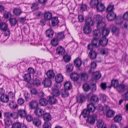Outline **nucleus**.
<instances>
[{"label": "nucleus", "mask_w": 128, "mask_h": 128, "mask_svg": "<svg viewBox=\"0 0 128 128\" xmlns=\"http://www.w3.org/2000/svg\"><path fill=\"white\" fill-rule=\"evenodd\" d=\"M18 115L22 118L24 117L26 114V111L24 110H19L18 111Z\"/></svg>", "instance_id": "obj_23"}, {"label": "nucleus", "mask_w": 128, "mask_h": 128, "mask_svg": "<svg viewBox=\"0 0 128 128\" xmlns=\"http://www.w3.org/2000/svg\"><path fill=\"white\" fill-rule=\"evenodd\" d=\"M43 115V119L47 121L50 120L51 119V116L48 113L44 112V114Z\"/></svg>", "instance_id": "obj_27"}, {"label": "nucleus", "mask_w": 128, "mask_h": 128, "mask_svg": "<svg viewBox=\"0 0 128 128\" xmlns=\"http://www.w3.org/2000/svg\"><path fill=\"white\" fill-rule=\"evenodd\" d=\"M74 64L75 66L79 67L82 64V62L80 59L77 58L74 61Z\"/></svg>", "instance_id": "obj_15"}, {"label": "nucleus", "mask_w": 128, "mask_h": 128, "mask_svg": "<svg viewBox=\"0 0 128 128\" xmlns=\"http://www.w3.org/2000/svg\"><path fill=\"white\" fill-rule=\"evenodd\" d=\"M38 102L36 100H33L30 102L29 106L31 109H36L38 108Z\"/></svg>", "instance_id": "obj_7"}, {"label": "nucleus", "mask_w": 128, "mask_h": 128, "mask_svg": "<svg viewBox=\"0 0 128 128\" xmlns=\"http://www.w3.org/2000/svg\"><path fill=\"white\" fill-rule=\"evenodd\" d=\"M24 80L29 83V84H31L30 82L31 80V75L28 74H25L24 76Z\"/></svg>", "instance_id": "obj_30"}, {"label": "nucleus", "mask_w": 128, "mask_h": 128, "mask_svg": "<svg viewBox=\"0 0 128 128\" xmlns=\"http://www.w3.org/2000/svg\"><path fill=\"white\" fill-rule=\"evenodd\" d=\"M123 18L125 20H128V12H126L124 14Z\"/></svg>", "instance_id": "obj_64"}, {"label": "nucleus", "mask_w": 128, "mask_h": 128, "mask_svg": "<svg viewBox=\"0 0 128 128\" xmlns=\"http://www.w3.org/2000/svg\"><path fill=\"white\" fill-rule=\"evenodd\" d=\"M100 29L98 28L97 30H95L93 32V34L94 37L98 38L100 36Z\"/></svg>", "instance_id": "obj_17"}, {"label": "nucleus", "mask_w": 128, "mask_h": 128, "mask_svg": "<svg viewBox=\"0 0 128 128\" xmlns=\"http://www.w3.org/2000/svg\"><path fill=\"white\" fill-rule=\"evenodd\" d=\"M116 17V14L113 12L108 13L107 15V18L108 20L110 21L114 20Z\"/></svg>", "instance_id": "obj_6"}, {"label": "nucleus", "mask_w": 128, "mask_h": 128, "mask_svg": "<svg viewBox=\"0 0 128 128\" xmlns=\"http://www.w3.org/2000/svg\"><path fill=\"white\" fill-rule=\"evenodd\" d=\"M98 101V97L95 96H93L92 97L91 99V103L90 104H92L94 106L93 104L97 103Z\"/></svg>", "instance_id": "obj_28"}, {"label": "nucleus", "mask_w": 128, "mask_h": 128, "mask_svg": "<svg viewBox=\"0 0 128 128\" xmlns=\"http://www.w3.org/2000/svg\"><path fill=\"white\" fill-rule=\"evenodd\" d=\"M21 124L19 122H16L13 124L12 128H21Z\"/></svg>", "instance_id": "obj_55"}, {"label": "nucleus", "mask_w": 128, "mask_h": 128, "mask_svg": "<svg viewBox=\"0 0 128 128\" xmlns=\"http://www.w3.org/2000/svg\"><path fill=\"white\" fill-rule=\"evenodd\" d=\"M111 86H113L114 88H116L118 86V81L115 80H112L111 82Z\"/></svg>", "instance_id": "obj_37"}, {"label": "nucleus", "mask_w": 128, "mask_h": 128, "mask_svg": "<svg viewBox=\"0 0 128 128\" xmlns=\"http://www.w3.org/2000/svg\"><path fill=\"white\" fill-rule=\"evenodd\" d=\"M73 65L71 64H67L66 66V68L68 72L72 71L73 70Z\"/></svg>", "instance_id": "obj_44"}, {"label": "nucleus", "mask_w": 128, "mask_h": 128, "mask_svg": "<svg viewBox=\"0 0 128 128\" xmlns=\"http://www.w3.org/2000/svg\"><path fill=\"white\" fill-rule=\"evenodd\" d=\"M52 24L53 26L57 25L59 22L58 19L57 18L54 17L51 19Z\"/></svg>", "instance_id": "obj_34"}, {"label": "nucleus", "mask_w": 128, "mask_h": 128, "mask_svg": "<svg viewBox=\"0 0 128 128\" xmlns=\"http://www.w3.org/2000/svg\"><path fill=\"white\" fill-rule=\"evenodd\" d=\"M11 117H12L14 119H16L18 118V113L13 112L11 113Z\"/></svg>", "instance_id": "obj_58"}, {"label": "nucleus", "mask_w": 128, "mask_h": 128, "mask_svg": "<svg viewBox=\"0 0 128 128\" xmlns=\"http://www.w3.org/2000/svg\"><path fill=\"white\" fill-rule=\"evenodd\" d=\"M48 104V101L46 99L42 98L40 100L39 104L43 106H46Z\"/></svg>", "instance_id": "obj_26"}, {"label": "nucleus", "mask_w": 128, "mask_h": 128, "mask_svg": "<svg viewBox=\"0 0 128 128\" xmlns=\"http://www.w3.org/2000/svg\"><path fill=\"white\" fill-rule=\"evenodd\" d=\"M44 111L40 108H37L35 109L34 113L37 116L40 117L44 114Z\"/></svg>", "instance_id": "obj_8"}, {"label": "nucleus", "mask_w": 128, "mask_h": 128, "mask_svg": "<svg viewBox=\"0 0 128 128\" xmlns=\"http://www.w3.org/2000/svg\"><path fill=\"white\" fill-rule=\"evenodd\" d=\"M70 77L73 81H76L78 80L79 78V76L78 74L74 73L70 75Z\"/></svg>", "instance_id": "obj_25"}, {"label": "nucleus", "mask_w": 128, "mask_h": 128, "mask_svg": "<svg viewBox=\"0 0 128 128\" xmlns=\"http://www.w3.org/2000/svg\"><path fill=\"white\" fill-rule=\"evenodd\" d=\"M80 75V78L83 80H85L88 79V76L86 73L83 72L81 73Z\"/></svg>", "instance_id": "obj_33"}, {"label": "nucleus", "mask_w": 128, "mask_h": 128, "mask_svg": "<svg viewBox=\"0 0 128 128\" xmlns=\"http://www.w3.org/2000/svg\"><path fill=\"white\" fill-rule=\"evenodd\" d=\"M33 123L35 126H38L40 124L41 122L38 118H34L33 120Z\"/></svg>", "instance_id": "obj_29"}, {"label": "nucleus", "mask_w": 128, "mask_h": 128, "mask_svg": "<svg viewBox=\"0 0 128 128\" xmlns=\"http://www.w3.org/2000/svg\"><path fill=\"white\" fill-rule=\"evenodd\" d=\"M64 89L67 90H69L72 88V84L70 82L66 81L64 84Z\"/></svg>", "instance_id": "obj_18"}, {"label": "nucleus", "mask_w": 128, "mask_h": 128, "mask_svg": "<svg viewBox=\"0 0 128 128\" xmlns=\"http://www.w3.org/2000/svg\"><path fill=\"white\" fill-rule=\"evenodd\" d=\"M51 94L53 96L57 97L60 95V92L58 89L54 87L52 88Z\"/></svg>", "instance_id": "obj_11"}, {"label": "nucleus", "mask_w": 128, "mask_h": 128, "mask_svg": "<svg viewBox=\"0 0 128 128\" xmlns=\"http://www.w3.org/2000/svg\"><path fill=\"white\" fill-rule=\"evenodd\" d=\"M70 60V58L68 56L66 55L63 57V60L65 62H69Z\"/></svg>", "instance_id": "obj_50"}, {"label": "nucleus", "mask_w": 128, "mask_h": 128, "mask_svg": "<svg viewBox=\"0 0 128 128\" xmlns=\"http://www.w3.org/2000/svg\"><path fill=\"white\" fill-rule=\"evenodd\" d=\"M24 100L23 99L20 98L18 99L17 100L18 103L20 105H22L24 104Z\"/></svg>", "instance_id": "obj_62"}, {"label": "nucleus", "mask_w": 128, "mask_h": 128, "mask_svg": "<svg viewBox=\"0 0 128 128\" xmlns=\"http://www.w3.org/2000/svg\"><path fill=\"white\" fill-rule=\"evenodd\" d=\"M63 76L61 74H58L56 76L55 80L56 82H60L63 81Z\"/></svg>", "instance_id": "obj_14"}, {"label": "nucleus", "mask_w": 128, "mask_h": 128, "mask_svg": "<svg viewBox=\"0 0 128 128\" xmlns=\"http://www.w3.org/2000/svg\"><path fill=\"white\" fill-rule=\"evenodd\" d=\"M92 20L90 18H88L86 20L85 26L84 27L83 31L84 33L87 34H89L91 32L92 30L90 26L92 25L94 23L95 24Z\"/></svg>", "instance_id": "obj_3"}, {"label": "nucleus", "mask_w": 128, "mask_h": 128, "mask_svg": "<svg viewBox=\"0 0 128 128\" xmlns=\"http://www.w3.org/2000/svg\"><path fill=\"white\" fill-rule=\"evenodd\" d=\"M51 124L48 122H45L43 126V128H50Z\"/></svg>", "instance_id": "obj_49"}, {"label": "nucleus", "mask_w": 128, "mask_h": 128, "mask_svg": "<svg viewBox=\"0 0 128 128\" xmlns=\"http://www.w3.org/2000/svg\"><path fill=\"white\" fill-rule=\"evenodd\" d=\"M122 118V116L120 115H117L114 118V122H121Z\"/></svg>", "instance_id": "obj_38"}, {"label": "nucleus", "mask_w": 128, "mask_h": 128, "mask_svg": "<svg viewBox=\"0 0 128 128\" xmlns=\"http://www.w3.org/2000/svg\"><path fill=\"white\" fill-rule=\"evenodd\" d=\"M77 101L80 103H82L84 101V97L82 95H78L76 97Z\"/></svg>", "instance_id": "obj_24"}, {"label": "nucleus", "mask_w": 128, "mask_h": 128, "mask_svg": "<svg viewBox=\"0 0 128 128\" xmlns=\"http://www.w3.org/2000/svg\"><path fill=\"white\" fill-rule=\"evenodd\" d=\"M123 22V20L122 18V16H118L116 20V22L120 24H122Z\"/></svg>", "instance_id": "obj_48"}, {"label": "nucleus", "mask_w": 128, "mask_h": 128, "mask_svg": "<svg viewBox=\"0 0 128 128\" xmlns=\"http://www.w3.org/2000/svg\"><path fill=\"white\" fill-rule=\"evenodd\" d=\"M105 125H104V122L102 120H99L98 121L97 123V126L98 127L102 128Z\"/></svg>", "instance_id": "obj_39"}, {"label": "nucleus", "mask_w": 128, "mask_h": 128, "mask_svg": "<svg viewBox=\"0 0 128 128\" xmlns=\"http://www.w3.org/2000/svg\"><path fill=\"white\" fill-rule=\"evenodd\" d=\"M53 34V32L51 29H48L46 31V35L49 38L52 37Z\"/></svg>", "instance_id": "obj_32"}, {"label": "nucleus", "mask_w": 128, "mask_h": 128, "mask_svg": "<svg viewBox=\"0 0 128 128\" xmlns=\"http://www.w3.org/2000/svg\"><path fill=\"white\" fill-rule=\"evenodd\" d=\"M96 108L92 104H88V109H84L83 110L82 114L84 118H88L93 114L96 109Z\"/></svg>", "instance_id": "obj_2"}, {"label": "nucleus", "mask_w": 128, "mask_h": 128, "mask_svg": "<svg viewBox=\"0 0 128 128\" xmlns=\"http://www.w3.org/2000/svg\"><path fill=\"white\" fill-rule=\"evenodd\" d=\"M89 56L91 59H94L96 57V54L94 51H91L89 52Z\"/></svg>", "instance_id": "obj_35"}, {"label": "nucleus", "mask_w": 128, "mask_h": 128, "mask_svg": "<svg viewBox=\"0 0 128 128\" xmlns=\"http://www.w3.org/2000/svg\"><path fill=\"white\" fill-rule=\"evenodd\" d=\"M107 42L108 40L105 37H103L100 39L98 46L100 44L102 46H105L107 44Z\"/></svg>", "instance_id": "obj_9"}, {"label": "nucleus", "mask_w": 128, "mask_h": 128, "mask_svg": "<svg viewBox=\"0 0 128 128\" xmlns=\"http://www.w3.org/2000/svg\"><path fill=\"white\" fill-rule=\"evenodd\" d=\"M46 75L48 78H51L54 77V74L52 71L49 70L46 73Z\"/></svg>", "instance_id": "obj_40"}, {"label": "nucleus", "mask_w": 128, "mask_h": 128, "mask_svg": "<svg viewBox=\"0 0 128 128\" xmlns=\"http://www.w3.org/2000/svg\"><path fill=\"white\" fill-rule=\"evenodd\" d=\"M0 101L4 103H7L9 100L8 96L5 94L2 95L0 96Z\"/></svg>", "instance_id": "obj_12"}, {"label": "nucleus", "mask_w": 128, "mask_h": 128, "mask_svg": "<svg viewBox=\"0 0 128 128\" xmlns=\"http://www.w3.org/2000/svg\"><path fill=\"white\" fill-rule=\"evenodd\" d=\"M31 8L33 10L38 9V3H36L33 4L31 7Z\"/></svg>", "instance_id": "obj_57"}, {"label": "nucleus", "mask_w": 128, "mask_h": 128, "mask_svg": "<svg viewBox=\"0 0 128 128\" xmlns=\"http://www.w3.org/2000/svg\"><path fill=\"white\" fill-rule=\"evenodd\" d=\"M108 52V50L106 48L102 49L101 52L102 54H107Z\"/></svg>", "instance_id": "obj_60"}, {"label": "nucleus", "mask_w": 128, "mask_h": 128, "mask_svg": "<svg viewBox=\"0 0 128 128\" xmlns=\"http://www.w3.org/2000/svg\"><path fill=\"white\" fill-rule=\"evenodd\" d=\"M4 17L6 19H10L11 18V15L10 13L6 12L4 14Z\"/></svg>", "instance_id": "obj_56"}, {"label": "nucleus", "mask_w": 128, "mask_h": 128, "mask_svg": "<svg viewBox=\"0 0 128 128\" xmlns=\"http://www.w3.org/2000/svg\"><path fill=\"white\" fill-rule=\"evenodd\" d=\"M33 80V84L34 85L36 86H39L40 84L41 81L38 79L34 78Z\"/></svg>", "instance_id": "obj_36"}, {"label": "nucleus", "mask_w": 128, "mask_h": 128, "mask_svg": "<svg viewBox=\"0 0 128 128\" xmlns=\"http://www.w3.org/2000/svg\"><path fill=\"white\" fill-rule=\"evenodd\" d=\"M101 76L100 73L98 72H96L93 73L92 75V77L95 80H98Z\"/></svg>", "instance_id": "obj_19"}, {"label": "nucleus", "mask_w": 128, "mask_h": 128, "mask_svg": "<svg viewBox=\"0 0 128 128\" xmlns=\"http://www.w3.org/2000/svg\"><path fill=\"white\" fill-rule=\"evenodd\" d=\"M97 118V116L96 114H92L88 118L87 121L91 124H93L94 123L95 121Z\"/></svg>", "instance_id": "obj_5"}, {"label": "nucleus", "mask_w": 128, "mask_h": 128, "mask_svg": "<svg viewBox=\"0 0 128 128\" xmlns=\"http://www.w3.org/2000/svg\"><path fill=\"white\" fill-rule=\"evenodd\" d=\"M5 124L8 126H9L12 124V121L10 120V118H6L4 120Z\"/></svg>", "instance_id": "obj_47"}, {"label": "nucleus", "mask_w": 128, "mask_h": 128, "mask_svg": "<svg viewBox=\"0 0 128 128\" xmlns=\"http://www.w3.org/2000/svg\"><path fill=\"white\" fill-rule=\"evenodd\" d=\"M114 113V112L112 110L110 109L107 111L106 115L108 118L112 117Z\"/></svg>", "instance_id": "obj_20"}, {"label": "nucleus", "mask_w": 128, "mask_h": 128, "mask_svg": "<svg viewBox=\"0 0 128 128\" xmlns=\"http://www.w3.org/2000/svg\"><path fill=\"white\" fill-rule=\"evenodd\" d=\"M52 14H51L50 12H46L44 14V18L47 20H50L52 18Z\"/></svg>", "instance_id": "obj_41"}, {"label": "nucleus", "mask_w": 128, "mask_h": 128, "mask_svg": "<svg viewBox=\"0 0 128 128\" xmlns=\"http://www.w3.org/2000/svg\"><path fill=\"white\" fill-rule=\"evenodd\" d=\"M60 94L62 97L65 98L68 96L69 93L68 90L64 89L61 90Z\"/></svg>", "instance_id": "obj_21"}, {"label": "nucleus", "mask_w": 128, "mask_h": 128, "mask_svg": "<svg viewBox=\"0 0 128 128\" xmlns=\"http://www.w3.org/2000/svg\"><path fill=\"white\" fill-rule=\"evenodd\" d=\"M99 3L98 0H92L90 4L92 7L94 8Z\"/></svg>", "instance_id": "obj_42"}, {"label": "nucleus", "mask_w": 128, "mask_h": 128, "mask_svg": "<svg viewBox=\"0 0 128 128\" xmlns=\"http://www.w3.org/2000/svg\"><path fill=\"white\" fill-rule=\"evenodd\" d=\"M56 51L58 54L62 55L64 53L65 51L64 48L61 46L58 47Z\"/></svg>", "instance_id": "obj_31"}, {"label": "nucleus", "mask_w": 128, "mask_h": 128, "mask_svg": "<svg viewBox=\"0 0 128 128\" xmlns=\"http://www.w3.org/2000/svg\"><path fill=\"white\" fill-rule=\"evenodd\" d=\"M48 101L49 103L52 104H55L56 102V99L53 97L49 96L48 97Z\"/></svg>", "instance_id": "obj_22"}, {"label": "nucleus", "mask_w": 128, "mask_h": 128, "mask_svg": "<svg viewBox=\"0 0 128 128\" xmlns=\"http://www.w3.org/2000/svg\"><path fill=\"white\" fill-rule=\"evenodd\" d=\"M64 38V35L63 33H59L57 35V38L58 40L63 39Z\"/></svg>", "instance_id": "obj_53"}, {"label": "nucleus", "mask_w": 128, "mask_h": 128, "mask_svg": "<svg viewBox=\"0 0 128 128\" xmlns=\"http://www.w3.org/2000/svg\"><path fill=\"white\" fill-rule=\"evenodd\" d=\"M0 30L4 32V36L6 37V38L7 39L8 38L10 33L7 24L5 22L2 23L0 24Z\"/></svg>", "instance_id": "obj_4"}, {"label": "nucleus", "mask_w": 128, "mask_h": 128, "mask_svg": "<svg viewBox=\"0 0 128 128\" xmlns=\"http://www.w3.org/2000/svg\"><path fill=\"white\" fill-rule=\"evenodd\" d=\"M58 39L56 38H54L51 41L52 44L53 46H56L58 44Z\"/></svg>", "instance_id": "obj_45"}, {"label": "nucleus", "mask_w": 128, "mask_h": 128, "mask_svg": "<svg viewBox=\"0 0 128 128\" xmlns=\"http://www.w3.org/2000/svg\"><path fill=\"white\" fill-rule=\"evenodd\" d=\"M110 27L112 29V31L113 33L114 34L116 35L118 34L120 32V30L118 28L113 24L111 25Z\"/></svg>", "instance_id": "obj_10"}, {"label": "nucleus", "mask_w": 128, "mask_h": 128, "mask_svg": "<svg viewBox=\"0 0 128 128\" xmlns=\"http://www.w3.org/2000/svg\"><path fill=\"white\" fill-rule=\"evenodd\" d=\"M87 6L85 4H82L80 7V11L82 12L83 11L86 10Z\"/></svg>", "instance_id": "obj_61"}, {"label": "nucleus", "mask_w": 128, "mask_h": 128, "mask_svg": "<svg viewBox=\"0 0 128 128\" xmlns=\"http://www.w3.org/2000/svg\"><path fill=\"white\" fill-rule=\"evenodd\" d=\"M10 22L13 25H15L17 22V20L15 18H10Z\"/></svg>", "instance_id": "obj_59"}, {"label": "nucleus", "mask_w": 128, "mask_h": 128, "mask_svg": "<svg viewBox=\"0 0 128 128\" xmlns=\"http://www.w3.org/2000/svg\"><path fill=\"white\" fill-rule=\"evenodd\" d=\"M114 9V6L112 5H109V6L107 9V11L108 12V13L111 12H113L112 11Z\"/></svg>", "instance_id": "obj_54"}, {"label": "nucleus", "mask_w": 128, "mask_h": 128, "mask_svg": "<svg viewBox=\"0 0 128 128\" xmlns=\"http://www.w3.org/2000/svg\"><path fill=\"white\" fill-rule=\"evenodd\" d=\"M43 84L46 87H50L51 85V82L50 80L46 78L42 82Z\"/></svg>", "instance_id": "obj_13"}, {"label": "nucleus", "mask_w": 128, "mask_h": 128, "mask_svg": "<svg viewBox=\"0 0 128 128\" xmlns=\"http://www.w3.org/2000/svg\"><path fill=\"white\" fill-rule=\"evenodd\" d=\"M9 106L10 108H15L17 106L16 103L12 101H10Z\"/></svg>", "instance_id": "obj_52"}, {"label": "nucleus", "mask_w": 128, "mask_h": 128, "mask_svg": "<svg viewBox=\"0 0 128 128\" xmlns=\"http://www.w3.org/2000/svg\"><path fill=\"white\" fill-rule=\"evenodd\" d=\"M104 18L99 15H95L94 16V22L96 24L97 28L102 29V34L103 37L107 36L110 32L108 29L105 28L106 24L104 21Z\"/></svg>", "instance_id": "obj_1"}, {"label": "nucleus", "mask_w": 128, "mask_h": 128, "mask_svg": "<svg viewBox=\"0 0 128 128\" xmlns=\"http://www.w3.org/2000/svg\"><path fill=\"white\" fill-rule=\"evenodd\" d=\"M124 86L123 85H121L118 87L117 90L120 92L124 91Z\"/></svg>", "instance_id": "obj_63"}, {"label": "nucleus", "mask_w": 128, "mask_h": 128, "mask_svg": "<svg viewBox=\"0 0 128 128\" xmlns=\"http://www.w3.org/2000/svg\"><path fill=\"white\" fill-rule=\"evenodd\" d=\"M21 12L20 9L16 8H15L13 11V12L14 14L16 16L20 15Z\"/></svg>", "instance_id": "obj_43"}, {"label": "nucleus", "mask_w": 128, "mask_h": 128, "mask_svg": "<svg viewBox=\"0 0 128 128\" xmlns=\"http://www.w3.org/2000/svg\"><path fill=\"white\" fill-rule=\"evenodd\" d=\"M96 8L97 10L99 12L102 11L105 9V7L104 5L101 3H99L97 4Z\"/></svg>", "instance_id": "obj_16"}, {"label": "nucleus", "mask_w": 128, "mask_h": 128, "mask_svg": "<svg viewBox=\"0 0 128 128\" xmlns=\"http://www.w3.org/2000/svg\"><path fill=\"white\" fill-rule=\"evenodd\" d=\"M83 88L85 92L88 91L90 89L89 86L87 84H85L83 85Z\"/></svg>", "instance_id": "obj_51"}, {"label": "nucleus", "mask_w": 128, "mask_h": 128, "mask_svg": "<svg viewBox=\"0 0 128 128\" xmlns=\"http://www.w3.org/2000/svg\"><path fill=\"white\" fill-rule=\"evenodd\" d=\"M97 38H94L92 40V44L93 46H94V47L98 46L97 45V44L98 42V40Z\"/></svg>", "instance_id": "obj_46"}]
</instances>
